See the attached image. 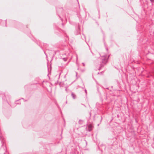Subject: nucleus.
I'll use <instances>...</instances> for the list:
<instances>
[{
	"mask_svg": "<svg viewBox=\"0 0 154 154\" xmlns=\"http://www.w3.org/2000/svg\"><path fill=\"white\" fill-rule=\"evenodd\" d=\"M55 33L57 34L58 33V32L57 31H55Z\"/></svg>",
	"mask_w": 154,
	"mask_h": 154,
	"instance_id": "20",
	"label": "nucleus"
},
{
	"mask_svg": "<svg viewBox=\"0 0 154 154\" xmlns=\"http://www.w3.org/2000/svg\"><path fill=\"white\" fill-rule=\"evenodd\" d=\"M57 14V15L59 17L61 20L62 19L60 15V13H62L63 11V8H56Z\"/></svg>",
	"mask_w": 154,
	"mask_h": 154,
	"instance_id": "2",
	"label": "nucleus"
},
{
	"mask_svg": "<svg viewBox=\"0 0 154 154\" xmlns=\"http://www.w3.org/2000/svg\"><path fill=\"white\" fill-rule=\"evenodd\" d=\"M99 73H99V72H98V73H97V74H99Z\"/></svg>",
	"mask_w": 154,
	"mask_h": 154,
	"instance_id": "31",
	"label": "nucleus"
},
{
	"mask_svg": "<svg viewBox=\"0 0 154 154\" xmlns=\"http://www.w3.org/2000/svg\"><path fill=\"white\" fill-rule=\"evenodd\" d=\"M63 83L62 82H61L59 84V85L60 86V87H63V86L62 85V84H63Z\"/></svg>",
	"mask_w": 154,
	"mask_h": 154,
	"instance_id": "11",
	"label": "nucleus"
},
{
	"mask_svg": "<svg viewBox=\"0 0 154 154\" xmlns=\"http://www.w3.org/2000/svg\"><path fill=\"white\" fill-rule=\"evenodd\" d=\"M100 54L101 57V61L100 62V66L99 69V70L106 65L110 56L109 55L106 54Z\"/></svg>",
	"mask_w": 154,
	"mask_h": 154,
	"instance_id": "1",
	"label": "nucleus"
},
{
	"mask_svg": "<svg viewBox=\"0 0 154 154\" xmlns=\"http://www.w3.org/2000/svg\"><path fill=\"white\" fill-rule=\"evenodd\" d=\"M106 50L107 51H108V49L107 48V47H106Z\"/></svg>",
	"mask_w": 154,
	"mask_h": 154,
	"instance_id": "18",
	"label": "nucleus"
},
{
	"mask_svg": "<svg viewBox=\"0 0 154 154\" xmlns=\"http://www.w3.org/2000/svg\"><path fill=\"white\" fill-rule=\"evenodd\" d=\"M21 99H23V98H22Z\"/></svg>",
	"mask_w": 154,
	"mask_h": 154,
	"instance_id": "36",
	"label": "nucleus"
},
{
	"mask_svg": "<svg viewBox=\"0 0 154 154\" xmlns=\"http://www.w3.org/2000/svg\"><path fill=\"white\" fill-rule=\"evenodd\" d=\"M62 26H63V23H62Z\"/></svg>",
	"mask_w": 154,
	"mask_h": 154,
	"instance_id": "25",
	"label": "nucleus"
},
{
	"mask_svg": "<svg viewBox=\"0 0 154 154\" xmlns=\"http://www.w3.org/2000/svg\"><path fill=\"white\" fill-rule=\"evenodd\" d=\"M93 128V125L91 124H90L87 126L86 128V129L87 131L90 132L91 131Z\"/></svg>",
	"mask_w": 154,
	"mask_h": 154,
	"instance_id": "4",
	"label": "nucleus"
},
{
	"mask_svg": "<svg viewBox=\"0 0 154 154\" xmlns=\"http://www.w3.org/2000/svg\"><path fill=\"white\" fill-rule=\"evenodd\" d=\"M43 46L45 48H46L47 47H48V45L47 44L44 43Z\"/></svg>",
	"mask_w": 154,
	"mask_h": 154,
	"instance_id": "9",
	"label": "nucleus"
},
{
	"mask_svg": "<svg viewBox=\"0 0 154 154\" xmlns=\"http://www.w3.org/2000/svg\"><path fill=\"white\" fill-rule=\"evenodd\" d=\"M71 96L73 99H75L76 98V96L74 93L72 92Z\"/></svg>",
	"mask_w": 154,
	"mask_h": 154,
	"instance_id": "7",
	"label": "nucleus"
},
{
	"mask_svg": "<svg viewBox=\"0 0 154 154\" xmlns=\"http://www.w3.org/2000/svg\"><path fill=\"white\" fill-rule=\"evenodd\" d=\"M80 29L79 25L78 26V29L77 32H75V34L76 35H77L80 33Z\"/></svg>",
	"mask_w": 154,
	"mask_h": 154,
	"instance_id": "6",
	"label": "nucleus"
},
{
	"mask_svg": "<svg viewBox=\"0 0 154 154\" xmlns=\"http://www.w3.org/2000/svg\"><path fill=\"white\" fill-rule=\"evenodd\" d=\"M102 117H101V120H102Z\"/></svg>",
	"mask_w": 154,
	"mask_h": 154,
	"instance_id": "24",
	"label": "nucleus"
},
{
	"mask_svg": "<svg viewBox=\"0 0 154 154\" xmlns=\"http://www.w3.org/2000/svg\"><path fill=\"white\" fill-rule=\"evenodd\" d=\"M138 33H141V32L143 31V26L140 25H138L136 27Z\"/></svg>",
	"mask_w": 154,
	"mask_h": 154,
	"instance_id": "3",
	"label": "nucleus"
},
{
	"mask_svg": "<svg viewBox=\"0 0 154 154\" xmlns=\"http://www.w3.org/2000/svg\"><path fill=\"white\" fill-rule=\"evenodd\" d=\"M41 47L42 49V46Z\"/></svg>",
	"mask_w": 154,
	"mask_h": 154,
	"instance_id": "34",
	"label": "nucleus"
},
{
	"mask_svg": "<svg viewBox=\"0 0 154 154\" xmlns=\"http://www.w3.org/2000/svg\"><path fill=\"white\" fill-rule=\"evenodd\" d=\"M63 60L65 61H66V58H63Z\"/></svg>",
	"mask_w": 154,
	"mask_h": 154,
	"instance_id": "14",
	"label": "nucleus"
},
{
	"mask_svg": "<svg viewBox=\"0 0 154 154\" xmlns=\"http://www.w3.org/2000/svg\"><path fill=\"white\" fill-rule=\"evenodd\" d=\"M27 101V100H25V101Z\"/></svg>",
	"mask_w": 154,
	"mask_h": 154,
	"instance_id": "38",
	"label": "nucleus"
},
{
	"mask_svg": "<svg viewBox=\"0 0 154 154\" xmlns=\"http://www.w3.org/2000/svg\"><path fill=\"white\" fill-rule=\"evenodd\" d=\"M98 13H99L100 12H99V10H98Z\"/></svg>",
	"mask_w": 154,
	"mask_h": 154,
	"instance_id": "29",
	"label": "nucleus"
},
{
	"mask_svg": "<svg viewBox=\"0 0 154 154\" xmlns=\"http://www.w3.org/2000/svg\"><path fill=\"white\" fill-rule=\"evenodd\" d=\"M66 103H67V101H66Z\"/></svg>",
	"mask_w": 154,
	"mask_h": 154,
	"instance_id": "39",
	"label": "nucleus"
},
{
	"mask_svg": "<svg viewBox=\"0 0 154 154\" xmlns=\"http://www.w3.org/2000/svg\"><path fill=\"white\" fill-rule=\"evenodd\" d=\"M54 28L55 29H57V26H56V25L55 26L54 25Z\"/></svg>",
	"mask_w": 154,
	"mask_h": 154,
	"instance_id": "12",
	"label": "nucleus"
},
{
	"mask_svg": "<svg viewBox=\"0 0 154 154\" xmlns=\"http://www.w3.org/2000/svg\"><path fill=\"white\" fill-rule=\"evenodd\" d=\"M57 31H60V29H57Z\"/></svg>",
	"mask_w": 154,
	"mask_h": 154,
	"instance_id": "28",
	"label": "nucleus"
},
{
	"mask_svg": "<svg viewBox=\"0 0 154 154\" xmlns=\"http://www.w3.org/2000/svg\"><path fill=\"white\" fill-rule=\"evenodd\" d=\"M85 93L86 94L87 93V90L86 89H85Z\"/></svg>",
	"mask_w": 154,
	"mask_h": 154,
	"instance_id": "16",
	"label": "nucleus"
},
{
	"mask_svg": "<svg viewBox=\"0 0 154 154\" xmlns=\"http://www.w3.org/2000/svg\"><path fill=\"white\" fill-rule=\"evenodd\" d=\"M77 16L78 17H79V20L80 21H81L80 20V18H81V16L79 14H77Z\"/></svg>",
	"mask_w": 154,
	"mask_h": 154,
	"instance_id": "10",
	"label": "nucleus"
},
{
	"mask_svg": "<svg viewBox=\"0 0 154 154\" xmlns=\"http://www.w3.org/2000/svg\"><path fill=\"white\" fill-rule=\"evenodd\" d=\"M60 75H59V76H58V77H60Z\"/></svg>",
	"mask_w": 154,
	"mask_h": 154,
	"instance_id": "27",
	"label": "nucleus"
},
{
	"mask_svg": "<svg viewBox=\"0 0 154 154\" xmlns=\"http://www.w3.org/2000/svg\"><path fill=\"white\" fill-rule=\"evenodd\" d=\"M4 154H5V153H4Z\"/></svg>",
	"mask_w": 154,
	"mask_h": 154,
	"instance_id": "40",
	"label": "nucleus"
},
{
	"mask_svg": "<svg viewBox=\"0 0 154 154\" xmlns=\"http://www.w3.org/2000/svg\"><path fill=\"white\" fill-rule=\"evenodd\" d=\"M84 122V121L80 119L79 121V124H82Z\"/></svg>",
	"mask_w": 154,
	"mask_h": 154,
	"instance_id": "8",
	"label": "nucleus"
},
{
	"mask_svg": "<svg viewBox=\"0 0 154 154\" xmlns=\"http://www.w3.org/2000/svg\"><path fill=\"white\" fill-rule=\"evenodd\" d=\"M83 35L84 36L85 38V36L84 35V34H83Z\"/></svg>",
	"mask_w": 154,
	"mask_h": 154,
	"instance_id": "22",
	"label": "nucleus"
},
{
	"mask_svg": "<svg viewBox=\"0 0 154 154\" xmlns=\"http://www.w3.org/2000/svg\"><path fill=\"white\" fill-rule=\"evenodd\" d=\"M19 100H18L17 101H16V102H19Z\"/></svg>",
	"mask_w": 154,
	"mask_h": 154,
	"instance_id": "26",
	"label": "nucleus"
},
{
	"mask_svg": "<svg viewBox=\"0 0 154 154\" xmlns=\"http://www.w3.org/2000/svg\"><path fill=\"white\" fill-rule=\"evenodd\" d=\"M152 2H154V0H150Z\"/></svg>",
	"mask_w": 154,
	"mask_h": 154,
	"instance_id": "17",
	"label": "nucleus"
},
{
	"mask_svg": "<svg viewBox=\"0 0 154 154\" xmlns=\"http://www.w3.org/2000/svg\"><path fill=\"white\" fill-rule=\"evenodd\" d=\"M0 138H1V137H2V136H0Z\"/></svg>",
	"mask_w": 154,
	"mask_h": 154,
	"instance_id": "33",
	"label": "nucleus"
},
{
	"mask_svg": "<svg viewBox=\"0 0 154 154\" xmlns=\"http://www.w3.org/2000/svg\"><path fill=\"white\" fill-rule=\"evenodd\" d=\"M5 26L7 27V26L6 25V20H5Z\"/></svg>",
	"mask_w": 154,
	"mask_h": 154,
	"instance_id": "15",
	"label": "nucleus"
},
{
	"mask_svg": "<svg viewBox=\"0 0 154 154\" xmlns=\"http://www.w3.org/2000/svg\"><path fill=\"white\" fill-rule=\"evenodd\" d=\"M82 64H83V66H85V64H84V63H82Z\"/></svg>",
	"mask_w": 154,
	"mask_h": 154,
	"instance_id": "19",
	"label": "nucleus"
},
{
	"mask_svg": "<svg viewBox=\"0 0 154 154\" xmlns=\"http://www.w3.org/2000/svg\"><path fill=\"white\" fill-rule=\"evenodd\" d=\"M85 141L86 143V144H87V142L86 141V140H85Z\"/></svg>",
	"mask_w": 154,
	"mask_h": 154,
	"instance_id": "23",
	"label": "nucleus"
},
{
	"mask_svg": "<svg viewBox=\"0 0 154 154\" xmlns=\"http://www.w3.org/2000/svg\"><path fill=\"white\" fill-rule=\"evenodd\" d=\"M106 89H108V88H106Z\"/></svg>",
	"mask_w": 154,
	"mask_h": 154,
	"instance_id": "32",
	"label": "nucleus"
},
{
	"mask_svg": "<svg viewBox=\"0 0 154 154\" xmlns=\"http://www.w3.org/2000/svg\"><path fill=\"white\" fill-rule=\"evenodd\" d=\"M139 40L140 42H142V44H145L147 41V39L146 38H145L144 39L141 38L139 39Z\"/></svg>",
	"mask_w": 154,
	"mask_h": 154,
	"instance_id": "5",
	"label": "nucleus"
},
{
	"mask_svg": "<svg viewBox=\"0 0 154 154\" xmlns=\"http://www.w3.org/2000/svg\"><path fill=\"white\" fill-rule=\"evenodd\" d=\"M76 76H77V72H76Z\"/></svg>",
	"mask_w": 154,
	"mask_h": 154,
	"instance_id": "35",
	"label": "nucleus"
},
{
	"mask_svg": "<svg viewBox=\"0 0 154 154\" xmlns=\"http://www.w3.org/2000/svg\"><path fill=\"white\" fill-rule=\"evenodd\" d=\"M44 53L45 54V55H46V56H47V54H46L45 51H44Z\"/></svg>",
	"mask_w": 154,
	"mask_h": 154,
	"instance_id": "21",
	"label": "nucleus"
},
{
	"mask_svg": "<svg viewBox=\"0 0 154 154\" xmlns=\"http://www.w3.org/2000/svg\"><path fill=\"white\" fill-rule=\"evenodd\" d=\"M102 147H103V148H104V149L106 148V146H105L104 145H102Z\"/></svg>",
	"mask_w": 154,
	"mask_h": 154,
	"instance_id": "13",
	"label": "nucleus"
},
{
	"mask_svg": "<svg viewBox=\"0 0 154 154\" xmlns=\"http://www.w3.org/2000/svg\"><path fill=\"white\" fill-rule=\"evenodd\" d=\"M84 88H83H83H82V89H84Z\"/></svg>",
	"mask_w": 154,
	"mask_h": 154,
	"instance_id": "37",
	"label": "nucleus"
},
{
	"mask_svg": "<svg viewBox=\"0 0 154 154\" xmlns=\"http://www.w3.org/2000/svg\"><path fill=\"white\" fill-rule=\"evenodd\" d=\"M91 53L93 54V53H92V52L91 51Z\"/></svg>",
	"mask_w": 154,
	"mask_h": 154,
	"instance_id": "30",
	"label": "nucleus"
}]
</instances>
